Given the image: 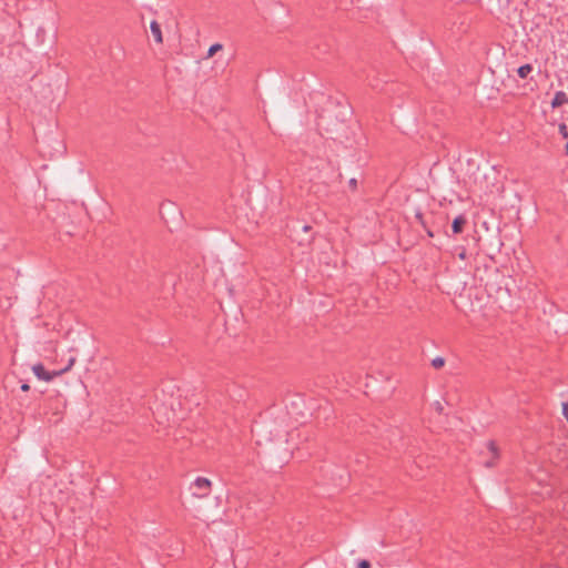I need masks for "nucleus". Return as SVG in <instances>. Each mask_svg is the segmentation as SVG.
Instances as JSON below:
<instances>
[{
	"label": "nucleus",
	"instance_id": "nucleus-2",
	"mask_svg": "<svg viewBox=\"0 0 568 568\" xmlns=\"http://www.w3.org/2000/svg\"><path fill=\"white\" fill-rule=\"evenodd\" d=\"M190 491L194 497L204 498L211 493V481L205 477H196L190 485Z\"/></svg>",
	"mask_w": 568,
	"mask_h": 568
},
{
	"label": "nucleus",
	"instance_id": "nucleus-15",
	"mask_svg": "<svg viewBox=\"0 0 568 568\" xmlns=\"http://www.w3.org/2000/svg\"><path fill=\"white\" fill-rule=\"evenodd\" d=\"M369 562L367 560H362L359 561V564L357 565V568H369Z\"/></svg>",
	"mask_w": 568,
	"mask_h": 568
},
{
	"label": "nucleus",
	"instance_id": "nucleus-9",
	"mask_svg": "<svg viewBox=\"0 0 568 568\" xmlns=\"http://www.w3.org/2000/svg\"><path fill=\"white\" fill-rule=\"evenodd\" d=\"M532 71V65L529 63L523 64L517 69V74L520 79H526Z\"/></svg>",
	"mask_w": 568,
	"mask_h": 568
},
{
	"label": "nucleus",
	"instance_id": "nucleus-11",
	"mask_svg": "<svg viewBox=\"0 0 568 568\" xmlns=\"http://www.w3.org/2000/svg\"><path fill=\"white\" fill-rule=\"evenodd\" d=\"M444 364H445V359H444L443 357H440V356H437V357H435V358L432 361V365H433V367H435V368H440V367H443V366H444Z\"/></svg>",
	"mask_w": 568,
	"mask_h": 568
},
{
	"label": "nucleus",
	"instance_id": "nucleus-7",
	"mask_svg": "<svg viewBox=\"0 0 568 568\" xmlns=\"http://www.w3.org/2000/svg\"><path fill=\"white\" fill-rule=\"evenodd\" d=\"M150 30H151V33H152L155 42L156 43H162L163 42V37H162L161 27H160V24L155 20H153L150 23Z\"/></svg>",
	"mask_w": 568,
	"mask_h": 568
},
{
	"label": "nucleus",
	"instance_id": "nucleus-20",
	"mask_svg": "<svg viewBox=\"0 0 568 568\" xmlns=\"http://www.w3.org/2000/svg\"><path fill=\"white\" fill-rule=\"evenodd\" d=\"M416 219H418V220L420 221V223H423V220H422V213H419V212H418V213L416 214Z\"/></svg>",
	"mask_w": 568,
	"mask_h": 568
},
{
	"label": "nucleus",
	"instance_id": "nucleus-6",
	"mask_svg": "<svg viewBox=\"0 0 568 568\" xmlns=\"http://www.w3.org/2000/svg\"><path fill=\"white\" fill-rule=\"evenodd\" d=\"M568 103V95L564 91H557L552 98L551 106L558 108Z\"/></svg>",
	"mask_w": 568,
	"mask_h": 568
},
{
	"label": "nucleus",
	"instance_id": "nucleus-13",
	"mask_svg": "<svg viewBox=\"0 0 568 568\" xmlns=\"http://www.w3.org/2000/svg\"><path fill=\"white\" fill-rule=\"evenodd\" d=\"M348 185L352 190H355L357 187V180L355 178H352L349 181H348Z\"/></svg>",
	"mask_w": 568,
	"mask_h": 568
},
{
	"label": "nucleus",
	"instance_id": "nucleus-21",
	"mask_svg": "<svg viewBox=\"0 0 568 568\" xmlns=\"http://www.w3.org/2000/svg\"><path fill=\"white\" fill-rule=\"evenodd\" d=\"M310 230V226L308 225H304L303 226V231L307 232Z\"/></svg>",
	"mask_w": 568,
	"mask_h": 568
},
{
	"label": "nucleus",
	"instance_id": "nucleus-17",
	"mask_svg": "<svg viewBox=\"0 0 568 568\" xmlns=\"http://www.w3.org/2000/svg\"><path fill=\"white\" fill-rule=\"evenodd\" d=\"M435 408H436V410H437V412H439V413L443 410V406L440 405V403H439V402H436V403H435Z\"/></svg>",
	"mask_w": 568,
	"mask_h": 568
},
{
	"label": "nucleus",
	"instance_id": "nucleus-8",
	"mask_svg": "<svg viewBox=\"0 0 568 568\" xmlns=\"http://www.w3.org/2000/svg\"><path fill=\"white\" fill-rule=\"evenodd\" d=\"M465 223H466V219L464 215L456 216L452 223L453 233H455V234L460 233L463 231V226L465 225Z\"/></svg>",
	"mask_w": 568,
	"mask_h": 568
},
{
	"label": "nucleus",
	"instance_id": "nucleus-4",
	"mask_svg": "<svg viewBox=\"0 0 568 568\" xmlns=\"http://www.w3.org/2000/svg\"><path fill=\"white\" fill-rule=\"evenodd\" d=\"M301 404H303V399L300 396H296L290 403H286V408H287L288 414L291 416L295 417L296 419L298 417H304V415H305L303 410L297 409Z\"/></svg>",
	"mask_w": 568,
	"mask_h": 568
},
{
	"label": "nucleus",
	"instance_id": "nucleus-5",
	"mask_svg": "<svg viewBox=\"0 0 568 568\" xmlns=\"http://www.w3.org/2000/svg\"><path fill=\"white\" fill-rule=\"evenodd\" d=\"M487 449L488 452L491 454V459L489 460H486L484 463V465L486 467H493L495 465V462L498 459L499 457V450H498V447L496 446V443L490 440L487 443Z\"/></svg>",
	"mask_w": 568,
	"mask_h": 568
},
{
	"label": "nucleus",
	"instance_id": "nucleus-12",
	"mask_svg": "<svg viewBox=\"0 0 568 568\" xmlns=\"http://www.w3.org/2000/svg\"><path fill=\"white\" fill-rule=\"evenodd\" d=\"M559 132L561 133V135L564 138H568V129H567L566 124H560L559 125Z\"/></svg>",
	"mask_w": 568,
	"mask_h": 568
},
{
	"label": "nucleus",
	"instance_id": "nucleus-14",
	"mask_svg": "<svg viewBox=\"0 0 568 568\" xmlns=\"http://www.w3.org/2000/svg\"><path fill=\"white\" fill-rule=\"evenodd\" d=\"M562 415L568 422V403H562Z\"/></svg>",
	"mask_w": 568,
	"mask_h": 568
},
{
	"label": "nucleus",
	"instance_id": "nucleus-16",
	"mask_svg": "<svg viewBox=\"0 0 568 568\" xmlns=\"http://www.w3.org/2000/svg\"><path fill=\"white\" fill-rule=\"evenodd\" d=\"M458 257H459L460 260H465V258H466V251H465V248H463V250L458 253Z\"/></svg>",
	"mask_w": 568,
	"mask_h": 568
},
{
	"label": "nucleus",
	"instance_id": "nucleus-19",
	"mask_svg": "<svg viewBox=\"0 0 568 568\" xmlns=\"http://www.w3.org/2000/svg\"><path fill=\"white\" fill-rule=\"evenodd\" d=\"M29 388H30V387H29V385H28V384H22V385H21V389H22L23 392L29 390Z\"/></svg>",
	"mask_w": 568,
	"mask_h": 568
},
{
	"label": "nucleus",
	"instance_id": "nucleus-1",
	"mask_svg": "<svg viewBox=\"0 0 568 568\" xmlns=\"http://www.w3.org/2000/svg\"><path fill=\"white\" fill-rule=\"evenodd\" d=\"M271 423L266 420L255 422L252 426V434L256 437V444L262 445L263 442H273L280 436L278 432L274 433Z\"/></svg>",
	"mask_w": 568,
	"mask_h": 568
},
{
	"label": "nucleus",
	"instance_id": "nucleus-10",
	"mask_svg": "<svg viewBox=\"0 0 568 568\" xmlns=\"http://www.w3.org/2000/svg\"><path fill=\"white\" fill-rule=\"evenodd\" d=\"M223 49V45L221 43H214L212 44L209 50H207V53L205 55L206 59L209 58H212L217 51L222 50Z\"/></svg>",
	"mask_w": 568,
	"mask_h": 568
},
{
	"label": "nucleus",
	"instance_id": "nucleus-3",
	"mask_svg": "<svg viewBox=\"0 0 568 568\" xmlns=\"http://www.w3.org/2000/svg\"><path fill=\"white\" fill-rule=\"evenodd\" d=\"M73 363H74V358H71V359L69 361V364H68V366H67L65 368L60 369V371H54V372H52V373L47 372V371H45V368H44V366H43L42 364L38 363V364H34V365L32 366V372H33V374H34L39 379L44 381V382H50V381H52L55 376H58V375H60V374H62V373L67 372L68 369H70V368H71V366L73 365Z\"/></svg>",
	"mask_w": 568,
	"mask_h": 568
},
{
	"label": "nucleus",
	"instance_id": "nucleus-18",
	"mask_svg": "<svg viewBox=\"0 0 568 568\" xmlns=\"http://www.w3.org/2000/svg\"><path fill=\"white\" fill-rule=\"evenodd\" d=\"M242 397H243V392L242 390L240 392L239 396H233L232 395V399H234V400H240Z\"/></svg>",
	"mask_w": 568,
	"mask_h": 568
}]
</instances>
